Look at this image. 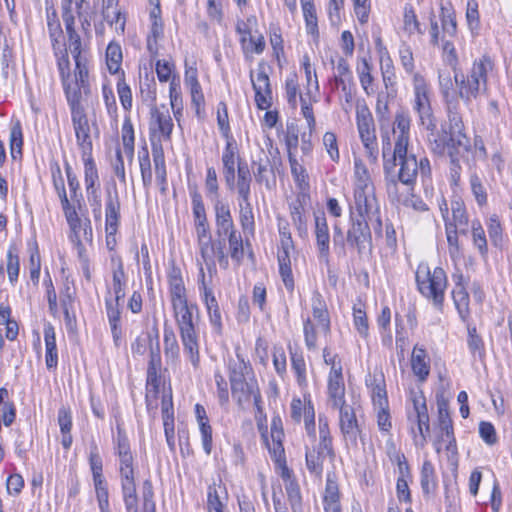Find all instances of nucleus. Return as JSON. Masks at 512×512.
Instances as JSON below:
<instances>
[{"label":"nucleus","instance_id":"obj_1","mask_svg":"<svg viewBox=\"0 0 512 512\" xmlns=\"http://www.w3.org/2000/svg\"><path fill=\"white\" fill-rule=\"evenodd\" d=\"M174 317L180 331L184 353L188 355L192 365L197 368L200 362L198 336L193 323V311L198 310L188 301L172 305Z\"/></svg>","mask_w":512,"mask_h":512},{"label":"nucleus","instance_id":"obj_2","mask_svg":"<svg viewBox=\"0 0 512 512\" xmlns=\"http://www.w3.org/2000/svg\"><path fill=\"white\" fill-rule=\"evenodd\" d=\"M492 66L490 57L484 55L474 62L471 72L466 78L463 74L455 71L454 79L462 99L468 102L471 98H476L481 91L486 90L487 73Z\"/></svg>","mask_w":512,"mask_h":512},{"label":"nucleus","instance_id":"obj_3","mask_svg":"<svg viewBox=\"0 0 512 512\" xmlns=\"http://www.w3.org/2000/svg\"><path fill=\"white\" fill-rule=\"evenodd\" d=\"M415 278L420 293L432 299L433 304L441 308L444 302V291L447 286L445 271L441 267H436L431 272L427 265H419Z\"/></svg>","mask_w":512,"mask_h":512},{"label":"nucleus","instance_id":"obj_4","mask_svg":"<svg viewBox=\"0 0 512 512\" xmlns=\"http://www.w3.org/2000/svg\"><path fill=\"white\" fill-rule=\"evenodd\" d=\"M390 149V141L387 139V143L383 142V158H384V173L385 175L395 174V168L397 165L400 166L396 177L400 183L413 187L416 182L418 174V160L414 154H408V147H405V153L401 155L396 154V148L393 150L391 159H386V152Z\"/></svg>","mask_w":512,"mask_h":512},{"label":"nucleus","instance_id":"obj_5","mask_svg":"<svg viewBox=\"0 0 512 512\" xmlns=\"http://www.w3.org/2000/svg\"><path fill=\"white\" fill-rule=\"evenodd\" d=\"M356 122L359 136L366 150L367 156L372 162H375L378 157L375 125L373 116L366 104H357Z\"/></svg>","mask_w":512,"mask_h":512},{"label":"nucleus","instance_id":"obj_6","mask_svg":"<svg viewBox=\"0 0 512 512\" xmlns=\"http://www.w3.org/2000/svg\"><path fill=\"white\" fill-rule=\"evenodd\" d=\"M471 144L467 135H460L459 124L454 123V132L449 145L450 158V181L451 184L457 186L460 182L462 167L460 158L470 151Z\"/></svg>","mask_w":512,"mask_h":512},{"label":"nucleus","instance_id":"obj_7","mask_svg":"<svg viewBox=\"0 0 512 512\" xmlns=\"http://www.w3.org/2000/svg\"><path fill=\"white\" fill-rule=\"evenodd\" d=\"M346 241L349 246L356 248L358 254H362L366 247L372 249V236L369 222L363 218H356L355 212L350 210V227L347 231Z\"/></svg>","mask_w":512,"mask_h":512},{"label":"nucleus","instance_id":"obj_8","mask_svg":"<svg viewBox=\"0 0 512 512\" xmlns=\"http://www.w3.org/2000/svg\"><path fill=\"white\" fill-rule=\"evenodd\" d=\"M250 80L255 92V103L258 109L267 110L272 105V87L269 76L266 72V63L260 61L257 68L256 80L254 71H250Z\"/></svg>","mask_w":512,"mask_h":512},{"label":"nucleus","instance_id":"obj_9","mask_svg":"<svg viewBox=\"0 0 512 512\" xmlns=\"http://www.w3.org/2000/svg\"><path fill=\"white\" fill-rule=\"evenodd\" d=\"M328 403L333 409H339L346 406L345 400V384L342 374V365L338 361V365L331 360V370L328 376L327 385Z\"/></svg>","mask_w":512,"mask_h":512},{"label":"nucleus","instance_id":"obj_10","mask_svg":"<svg viewBox=\"0 0 512 512\" xmlns=\"http://www.w3.org/2000/svg\"><path fill=\"white\" fill-rule=\"evenodd\" d=\"M454 123L459 124L460 135H466L464 133L462 117L457 112H453L449 107L448 123L442 125V136L435 138L434 140L430 139V147L433 153L443 155L445 151H447V154L449 155V145L450 139L452 138V132H454Z\"/></svg>","mask_w":512,"mask_h":512},{"label":"nucleus","instance_id":"obj_11","mask_svg":"<svg viewBox=\"0 0 512 512\" xmlns=\"http://www.w3.org/2000/svg\"><path fill=\"white\" fill-rule=\"evenodd\" d=\"M71 120L81 154H92L93 144L90 135L91 129L85 110L71 113Z\"/></svg>","mask_w":512,"mask_h":512},{"label":"nucleus","instance_id":"obj_12","mask_svg":"<svg viewBox=\"0 0 512 512\" xmlns=\"http://www.w3.org/2000/svg\"><path fill=\"white\" fill-rule=\"evenodd\" d=\"M231 392L239 407L244 408V406L250 402L251 398H253L257 411L262 412L260 405L261 394L257 381L254 378H249V380L244 383L236 382L235 386H231Z\"/></svg>","mask_w":512,"mask_h":512},{"label":"nucleus","instance_id":"obj_13","mask_svg":"<svg viewBox=\"0 0 512 512\" xmlns=\"http://www.w3.org/2000/svg\"><path fill=\"white\" fill-rule=\"evenodd\" d=\"M222 173L226 185L229 189H233L235 185V166L239 161H242L237 142L234 138H228L226 146L222 154Z\"/></svg>","mask_w":512,"mask_h":512},{"label":"nucleus","instance_id":"obj_14","mask_svg":"<svg viewBox=\"0 0 512 512\" xmlns=\"http://www.w3.org/2000/svg\"><path fill=\"white\" fill-rule=\"evenodd\" d=\"M315 239L320 260L329 264L330 259V232L324 212L314 213Z\"/></svg>","mask_w":512,"mask_h":512},{"label":"nucleus","instance_id":"obj_15","mask_svg":"<svg viewBox=\"0 0 512 512\" xmlns=\"http://www.w3.org/2000/svg\"><path fill=\"white\" fill-rule=\"evenodd\" d=\"M354 208L356 218H363L367 222H373V219L380 213V206L374 191L354 193Z\"/></svg>","mask_w":512,"mask_h":512},{"label":"nucleus","instance_id":"obj_16","mask_svg":"<svg viewBox=\"0 0 512 512\" xmlns=\"http://www.w3.org/2000/svg\"><path fill=\"white\" fill-rule=\"evenodd\" d=\"M309 199V194L302 191L299 192L295 199L289 204L292 223L297 229L301 238H305L308 235V224L307 217L305 215V207Z\"/></svg>","mask_w":512,"mask_h":512},{"label":"nucleus","instance_id":"obj_17","mask_svg":"<svg viewBox=\"0 0 512 512\" xmlns=\"http://www.w3.org/2000/svg\"><path fill=\"white\" fill-rule=\"evenodd\" d=\"M339 425L341 433L346 442H349L351 445H357L358 436L361 433L358 420L356 418V414L354 409L346 405L342 408H339Z\"/></svg>","mask_w":512,"mask_h":512},{"label":"nucleus","instance_id":"obj_18","mask_svg":"<svg viewBox=\"0 0 512 512\" xmlns=\"http://www.w3.org/2000/svg\"><path fill=\"white\" fill-rule=\"evenodd\" d=\"M281 478L285 484V490L292 512H303L300 486L293 471L289 469L287 465H284L282 468Z\"/></svg>","mask_w":512,"mask_h":512},{"label":"nucleus","instance_id":"obj_19","mask_svg":"<svg viewBox=\"0 0 512 512\" xmlns=\"http://www.w3.org/2000/svg\"><path fill=\"white\" fill-rule=\"evenodd\" d=\"M199 289L203 291L204 302L209 314L211 324L216 328H221V313L218 302L213 294V291L207 287L205 282V273L202 266L199 269Z\"/></svg>","mask_w":512,"mask_h":512},{"label":"nucleus","instance_id":"obj_20","mask_svg":"<svg viewBox=\"0 0 512 512\" xmlns=\"http://www.w3.org/2000/svg\"><path fill=\"white\" fill-rule=\"evenodd\" d=\"M414 110L419 116V121L428 131L436 129V121L432 113L428 92L414 93Z\"/></svg>","mask_w":512,"mask_h":512},{"label":"nucleus","instance_id":"obj_21","mask_svg":"<svg viewBox=\"0 0 512 512\" xmlns=\"http://www.w3.org/2000/svg\"><path fill=\"white\" fill-rule=\"evenodd\" d=\"M215 218L216 234L219 238H226V236L237 231L229 206L221 203L219 200L215 203Z\"/></svg>","mask_w":512,"mask_h":512},{"label":"nucleus","instance_id":"obj_22","mask_svg":"<svg viewBox=\"0 0 512 512\" xmlns=\"http://www.w3.org/2000/svg\"><path fill=\"white\" fill-rule=\"evenodd\" d=\"M152 156L155 167L156 180L162 195L167 192V171L165 164V156L162 144L160 141H151Z\"/></svg>","mask_w":512,"mask_h":512},{"label":"nucleus","instance_id":"obj_23","mask_svg":"<svg viewBox=\"0 0 512 512\" xmlns=\"http://www.w3.org/2000/svg\"><path fill=\"white\" fill-rule=\"evenodd\" d=\"M394 133H398L395 141L396 154L405 153V147L409 146L410 117L405 112H399L395 116Z\"/></svg>","mask_w":512,"mask_h":512},{"label":"nucleus","instance_id":"obj_24","mask_svg":"<svg viewBox=\"0 0 512 512\" xmlns=\"http://www.w3.org/2000/svg\"><path fill=\"white\" fill-rule=\"evenodd\" d=\"M120 200L117 191L108 192L105 203V230L118 231L120 221Z\"/></svg>","mask_w":512,"mask_h":512},{"label":"nucleus","instance_id":"obj_25","mask_svg":"<svg viewBox=\"0 0 512 512\" xmlns=\"http://www.w3.org/2000/svg\"><path fill=\"white\" fill-rule=\"evenodd\" d=\"M84 161V181L86 192L89 197L97 198V190H99V175L96 164L92 158V154L82 155Z\"/></svg>","mask_w":512,"mask_h":512},{"label":"nucleus","instance_id":"obj_26","mask_svg":"<svg viewBox=\"0 0 512 512\" xmlns=\"http://www.w3.org/2000/svg\"><path fill=\"white\" fill-rule=\"evenodd\" d=\"M366 384L370 388L371 397L374 405L379 408L388 407L387 393L385 389V380L382 373L369 375Z\"/></svg>","mask_w":512,"mask_h":512},{"label":"nucleus","instance_id":"obj_27","mask_svg":"<svg viewBox=\"0 0 512 512\" xmlns=\"http://www.w3.org/2000/svg\"><path fill=\"white\" fill-rule=\"evenodd\" d=\"M462 280L463 275H459L452 296L461 320L467 322L470 316L469 294L462 284Z\"/></svg>","mask_w":512,"mask_h":512},{"label":"nucleus","instance_id":"obj_28","mask_svg":"<svg viewBox=\"0 0 512 512\" xmlns=\"http://www.w3.org/2000/svg\"><path fill=\"white\" fill-rule=\"evenodd\" d=\"M411 367L413 373L420 381H425L430 373V360L424 348L414 347L411 356Z\"/></svg>","mask_w":512,"mask_h":512},{"label":"nucleus","instance_id":"obj_29","mask_svg":"<svg viewBox=\"0 0 512 512\" xmlns=\"http://www.w3.org/2000/svg\"><path fill=\"white\" fill-rule=\"evenodd\" d=\"M123 500L127 512H138V497L134 475L120 476Z\"/></svg>","mask_w":512,"mask_h":512},{"label":"nucleus","instance_id":"obj_30","mask_svg":"<svg viewBox=\"0 0 512 512\" xmlns=\"http://www.w3.org/2000/svg\"><path fill=\"white\" fill-rule=\"evenodd\" d=\"M195 414L199 424L201 436H202V445L205 453L209 455L212 451V427L209 424V420L206 414L205 408L200 405H195Z\"/></svg>","mask_w":512,"mask_h":512},{"label":"nucleus","instance_id":"obj_31","mask_svg":"<svg viewBox=\"0 0 512 512\" xmlns=\"http://www.w3.org/2000/svg\"><path fill=\"white\" fill-rule=\"evenodd\" d=\"M251 183L252 177L247 163L239 161L237 169V181L234 187H236L239 198L242 201H247V199H250Z\"/></svg>","mask_w":512,"mask_h":512},{"label":"nucleus","instance_id":"obj_32","mask_svg":"<svg viewBox=\"0 0 512 512\" xmlns=\"http://www.w3.org/2000/svg\"><path fill=\"white\" fill-rule=\"evenodd\" d=\"M44 340L46 346L45 362L48 369H54L58 364V354L54 327L48 323L44 326Z\"/></svg>","mask_w":512,"mask_h":512},{"label":"nucleus","instance_id":"obj_33","mask_svg":"<svg viewBox=\"0 0 512 512\" xmlns=\"http://www.w3.org/2000/svg\"><path fill=\"white\" fill-rule=\"evenodd\" d=\"M420 485L425 496L435 493L437 477L435 468L430 460H424L420 472Z\"/></svg>","mask_w":512,"mask_h":512},{"label":"nucleus","instance_id":"obj_34","mask_svg":"<svg viewBox=\"0 0 512 512\" xmlns=\"http://www.w3.org/2000/svg\"><path fill=\"white\" fill-rule=\"evenodd\" d=\"M306 466L310 473L321 476L323 472V464L326 457V449H321L320 445L308 449L306 451Z\"/></svg>","mask_w":512,"mask_h":512},{"label":"nucleus","instance_id":"obj_35","mask_svg":"<svg viewBox=\"0 0 512 512\" xmlns=\"http://www.w3.org/2000/svg\"><path fill=\"white\" fill-rule=\"evenodd\" d=\"M114 261L115 258H112V262ZM116 262L117 265L112 270V289L115 294L116 301L120 302L125 297L126 274L120 257L117 258Z\"/></svg>","mask_w":512,"mask_h":512},{"label":"nucleus","instance_id":"obj_36","mask_svg":"<svg viewBox=\"0 0 512 512\" xmlns=\"http://www.w3.org/2000/svg\"><path fill=\"white\" fill-rule=\"evenodd\" d=\"M152 121L157 125L159 132L165 141L171 140L173 121L168 111L162 112L157 107L151 109Z\"/></svg>","mask_w":512,"mask_h":512},{"label":"nucleus","instance_id":"obj_37","mask_svg":"<svg viewBox=\"0 0 512 512\" xmlns=\"http://www.w3.org/2000/svg\"><path fill=\"white\" fill-rule=\"evenodd\" d=\"M62 84L71 113L85 110L81 105L83 88L80 86V83L75 82L71 84L68 80H65Z\"/></svg>","mask_w":512,"mask_h":512},{"label":"nucleus","instance_id":"obj_38","mask_svg":"<svg viewBox=\"0 0 512 512\" xmlns=\"http://www.w3.org/2000/svg\"><path fill=\"white\" fill-rule=\"evenodd\" d=\"M374 191L371 178L366 166L361 160H355V187L354 193Z\"/></svg>","mask_w":512,"mask_h":512},{"label":"nucleus","instance_id":"obj_39","mask_svg":"<svg viewBox=\"0 0 512 512\" xmlns=\"http://www.w3.org/2000/svg\"><path fill=\"white\" fill-rule=\"evenodd\" d=\"M229 371L230 385L235 386L236 382L244 383L249 380L250 377L248 376L252 372V368L243 358L238 356L237 362H230Z\"/></svg>","mask_w":512,"mask_h":512},{"label":"nucleus","instance_id":"obj_40","mask_svg":"<svg viewBox=\"0 0 512 512\" xmlns=\"http://www.w3.org/2000/svg\"><path fill=\"white\" fill-rule=\"evenodd\" d=\"M240 203V211H239V221L242 227V230L246 237L254 236L255 234V220L252 205L250 203V199L247 201H242Z\"/></svg>","mask_w":512,"mask_h":512},{"label":"nucleus","instance_id":"obj_41","mask_svg":"<svg viewBox=\"0 0 512 512\" xmlns=\"http://www.w3.org/2000/svg\"><path fill=\"white\" fill-rule=\"evenodd\" d=\"M153 338H155L157 346H159V331L156 323L150 332L139 335L135 339V341L131 344L132 353L134 355H144L148 345H150V349L152 348Z\"/></svg>","mask_w":512,"mask_h":512},{"label":"nucleus","instance_id":"obj_42","mask_svg":"<svg viewBox=\"0 0 512 512\" xmlns=\"http://www.w3.org/2000/svg\"><path fill=\"white\" fill-rule=\"evenodd\" d=\"M414 409L417 416V424L418 429L421 436L425 439L426 434L430 432L429 426V415L425 402V398L421 396L420 398L413 399Z\"/></svg>","mask_w":512,"mask_h":512},{"label":"nucleus","instance_id":"obj_43","mask_svg":"<svg viewBox=\"0 0 512 512\" xmlns=\"http://www.w3.org/2000/svg\"><path fill=\"white\" fill-rule=\"evenodd\" d=\"M303 15L306 23L307 33L312 35L314 40L319 38L316 9L313 2L301 0Z\"/></svg>","mask_w":512,"mask_h":512},{"label":"nucleus","instance_id":"obj_44","mask_svg":"<svg viewBox=\"0 0 512 512\" xmlns=\"http://www.w3.org/2000/svg\"><path fill=\"white\" fill-rule=\"evenodd\" d=\"M319 443L321 449H326V454L329 458L335 457V452L332 444V437L330 435L329 423L325 416L319 415Z\"/></svg>","mask_w":512,"mask_h":512},{"label":"nucleus","instance_id":"obj_45","mask_svg":"<svg viewBox=\"0 0 512 512\" xmlns=\"http://www.w3.org/2000/svg\"><path fill=\"white\" fill-rule=\"evenodd\" d=\"M371 71V63L367 59L363 58L361 65L357 67V73L359 76L360 84L368 96L372 95L375 92L372 86L374 82V77L372 76Z\"/></svg>","mask_w":512,"mask_h":512},{"label":"nucleus","instance_id":"obj_46","mask_svg":"<svg viewBox=\"0 0 512 512\" xmlns=\"http://www.w3.org/2000/svg\"><path fill=\"white\" fill-rule=\"evenodd\" d=\"M403 24L405 32L409 35L415 33L423 35L425 33V30L422 29L421 24L417 19L414 8L410 4H407L404 7Z\"/></svg>","mask_w":512,"mask_h":512},{"label":"nucleus","instance_id":"obj_47","mask_svg":"<svg viewBox=\"0 0 512 512\" xmlns=\"http://www.w3.org/2000/svg\"><path fill=\"white\" fill-rule=\"evenodd\" d=\"M107 67L110 73L119 71L122 62V50L118 43L111 42L106 49Z\"/></svg>","mask_w":512,"mask_h":512},{"label":"nucleus","instance_id":"obj_48","mask_svg":"<svg viewBox=\"0 0 512 512\" xmlns=\"http://www.w3.org/2000/svg\"><path fill=\"white\" fill-rule=\"evenodd\" d=\"M61 207L70 229L77 234L81 228V219L78 216L75 205H72L68 198L62 199Z\"/></svg>","mask_w":512,"mask_h":512},{"label":"nucleus","instance_id":"obj_49","mask_svg":"<svg viewBox=\"0 0 512 512\" xmlns=\"http://www.w3.org/2000/svg\"><path fill=\"white\" fill-rule=\"evenodd\" d=\"M75 61V82L80 83L85 94L89 93L87 60L82 55L73 56Z\"/></svg>","mask_w":512,"mask_h":512},{"label":"nucleus","instance_id":"obj_50","mask_svg":"<svg viewBox=\"0 0 512 512\" xmlns=\"http://www.w3.org/2000/svg\"><path fill=\"white\" fill-rule=\"evenodd\" d=\"M226 238L228 239L229 251L232 260L237 264H240L244 258V247L241 234L236 231L226 236Z\"/></svg>","mask_w":512,"mask_h":512},{"label":"nucleus","instance_id":"obj_51","mask_svg":"<svg viewBox=\"0 0 512 512\" xmlns=\"http://www.w3.org/2000/svg\"><path fill=\"white\" fill-rule=\"evenodd\" d=\"M291 174L297 183V185L302 188L303 186H308V174L306 169L298 162L294 153H289L288 156Z\"/></svg>","mask_w":512,"mask_h":512},{"label":"nucleus","instance_id":"obj_52","mask_svg":"<svg viewBox=\"0 0 512 512\" xmlns=\"http://www.w3.org/2000/svg\"><path fill=\"white\" fill-rule=\"evenodd\" d=\"M20 270V261L15 246H10L7 252V273L9 281L13 284L17 281Z\"/></svg>","mask_w":512,"mask_h":512},{"label":"nucleus","instance_id":"obj_53","mask_svg":"<svg viewBox=\"0 0 512 512\" xmlns=\"http://www.w3.org/2000/svg\"><path fill=\"white\" fill-rule=\"evenodd\" d=\"M438 425L442 434H452L454 432L448 403L446 401L438 402Z\"/></svg>","mask_w":512,"mask_h":512},{"label":"nucleus","instance_id":"obj_54","mask_svg":"<svg viewBox=\"0 0 512 512\" xmlns=\"http://www.w3.org/2000/svg\"><path fill=\"white\" fill-rule=\"evenodd\" d=\"M134 129L129 118L125 119L122 126V142L125 154L133 158L134 155Z\"/></svg>","mask_w":512,"mask_h":512},{"label":"nucleus","instance_id":"obj_55","mask_svg":"<svg viewBox=\"0 0 512 512\" xmlns=\"http://www.w3.org/2000/svg\"><path fill=\"white\" fill-rule=\"evenodd\" d=\"M115 0H103V10L102 15L103 18L110 24H116V29H120L121 32H124L125 29V17L122 15L120 11L114 12V17L110 18L109 9L113 7Z\"/></svg>","mask_w":512,"mask_h":512},{"label":"nucleus","instance_id":"obj_56","mask_svg":"<svg viewBox=\"0 0 512 512\" xmlns=\"http://www.w3.org/2000/svg\"><path fill=\"white\" fill-rule=\"evenodd\" d=\"M170 295L172 305H174V303H181L187 301L186 289L183 285V280L181 277H170Z\"/></svg>","mask_w":512,"mask_h":512},{"label":"nucleus","instance_id":"obj_57","mask_svg":"<svg viewBox=\"0 0 512 512\" xmlns=\"http://www.w3.org/2000/svg\"><path fill=\"white\" fill-rule=\"evenodd\" d=\"M441 23L444 34L455 36L457 32L456 17L453 10L441 7Z\"/></svg>","mask_w":512,"mask_h":512},{"label":"nucleus","instance_id":"obj_58","mask_svg":"<svg viewBox=\"0 0 512 512\" xmlns=\"http://www.w3.org/2000/svg\"><path fill=\"white\" fill-rule=\"evenodd\" d=\"M191 199H192V210L193 215L195 218V224L197 223H204L207 222L206 212H205V206L202 200V196L197 191V188L194 187V189L190 192Z\"/></svg>","mask_w":512,"mask_h":512},{"label":"nucleus","instance_id":"obj_59","mask_svg":"<svg viewBox=\"0 0 512 512\" xmlns=\"http://www.w3.org/2000/svg\"><path fill=\"white\" fill-rule=\"evenodd\" d=\"M472 236L474 245L478 248L480 254L485 256L488 252L487 240L485 231L477 220L472 222Z\"/></svg>","mask_w":512,"mask_h":512},{"label":"nucleus","instance_id":"obj_60","mask_svg":"<svg viewBox=\"0 0 512 512\" xmlns=\"http://www.w3.org/2000/svg\"><path fill=\"white\" fill-rule=\"evenodd\" d=\"M470 186L471 191L475 197V200L479 206H484L487 204V192L482 183L480 177L473 173L470 176Z\"/></svg>","mask_w":512,"mask_h":512},{"label":"nucleus","instance_id":"obj_61","mask_svg":"<svg viewBox=\"0 0 512 512\" xmlns=\"http://www.w3.org/2000/svg\"><path fill=\"white\" fill-rule=\"evenodd\" d=\"M164 350L166 356L172 358L177 357L179 354V345L176 335L171 327L165 325L164 327Z\"/></svg>","mask_w":512,"mask_h":512},{"label":"nucleus","instance_id":"obj_62","mask_svg":"<svg viewBox=\"0 0 512 512\" xmlns=\"http://www.w3.org/2000/svg\"><path fill=\"white\" fill-rule=\"evenodd\" d=\"M69 40V48L72 56H79L82 53V41L80 35L75 30V23L64 24Z\"/></svg>","mask_w":512,"mask_h":512},{"label":"nucleus","instance_id":"obj_63","mask_svg":"<svg viewBox=\"0 0 512 512\" xmlns=\"http://www.w3.org/2000/svg\"><path fill=\"white\" fill-rule=\"evenodd\" d=\"M89 464L93 475V481L105 479L103 476V462L102 458L98 453L97 446H94L90 450Z\"/></svg>","mask_w":512,"mask_h":512},{"label":"nucleus","instance_id":"obj_64","mask_svg":"<svg viewBox=\"0 0 512 512\" xmlns=\"http://www.w3.org/2000/svg\"><path fill=\"white\" fill-rule=\"evenodd\" d=\"M304 423L305 430L307 435L311 437L313 440L316 438V428H315V409L311 400L309 399L305 402L304 405Z\"/></svg>","mask_w":512,"mask_h":512}]
</instances>
